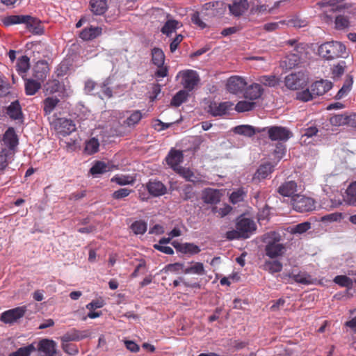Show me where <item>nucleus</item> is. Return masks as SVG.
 Returning a JSON list of instances; mask_svg holds the SVG:
<instances>
[{"mask_svg": "<svg viewBox=\"0 0 356 356\" xmlns=\"http://www.w3.org/2000/svg\"><path fill=\"white\" fill-rule=\"evenodd\" d=\"M249 4L248 0H236L232 4L229 5V10L232 15L235 17L242 15L245 11L248 10Z\"/></svg>", "mask_w": 356, "mask_h": 356, "instance_id": "nucleus-18", "label": "nucleus"}, {"mask_svg": "<svg viewBox=\"0 0 356 356\" xmlns=\"http://www.w3.org/2000/svg\"><path fill=\"white\" fill-rule=\"evenodd\" d=\"M274 166L270 163L261 165L256 172V176L259 179L266 178L273 171Z\"/></svg>", "mask_w": 356, "mask_h": 356, "instance_id": "nucleus-35", "label": "nucleus"}, {"mask_svg": "<svg viewBox=\"0 0 356 356\" xmlns=\"http://www.w3.org/2000/svg\"><path fill=\"white\" fill-rule=\"evenodd\" d=\"M234 132L239 135L251 137L254 136L256 132H261V129H256L254 127L250 125H239L234 127Z\"/></svg>", "mask_w": 356, "mask_h": 356, "instance_id": "nucleus-30", "label": "nucleus"}, {"mask_svg": "<svg viewBox=\"0 0 356 356\" xmlns=\"http://www.w3.org/2000/svg\"><path fill=\"white\" fill-rule=\"evenodd\" d=\"M260 82L269 87H274L278 83V79L275 76L273 75H265L260 78Z\"/></svg>", "mask_w": 356, "mask_h": 356, "instance_id": "nucleus-55", "label": "nucleus"}, {"mask_svg": "<svg viewBox=\"0 0 356 356\" xmlns=\"http://www.w3.org/2000/svg\"><path fill=\"white\" fill-rule=\"evenodd\" d=\"M111 181L120 186L133 184L134 182V179L132 177L123 175H116L111 178Z\"/></svg>", "mask_w": 356, "mask_h": 356, "instance_id": "nucleus-41", "label": "nucleus"}, {"mask_svg": "<svg viewBox=\"0 0 356 356\" xmlns=\"http://www.w3.org/2000/svg\"><path fill=\"white\" fill-rule=\"evenodd\" d=\"M26 312V308L16 307L2 313L1 320L6 323H11L22 318Z\"/></svg>", "mask_w": 356, "mask_h": 356, "instance_id": "nucleus-11", "label": "nucleus"}, {"mask_svg": "<svg viewBox=\"0 0 356 356\" xmlns=\"http://www.w3.org/2000/svg\"><path fill=\"white\" fill-rule=\"evenodd\" d=\"M285 86L290 90L303 88L308 83L307 74L302 72L291 73L284 79Z\"/></svg>", "mask_w": 356, "mask_h": 356, "instance_id": "nucleus-4", "label": "nucleus"}, {"mask_svg": "<svg viewBox=\"0 0 356 356\" xmlns=\"http://www.w3.org/2000/svg\"><path fill=\"white\" fill-rule=\"evenodd\" d=\"M330 123L334 126L348 125V115H335L330 118Z\"/></svg>", "mask_w": 356, "mask_h": 356, "instance_id": "nucleus-56", "label": "nucleus"}, {"mask_svg": "<svg viewBox=\"0 0 356 356\" xmlns=\"http://www.w3.org/2000/svg\"><path fill=\"white\" fill-rule=\"evenodd\" d=\"M108 171L107 165L103 161H97L90 169V173L92 175L103 174Z\"/></svg>", "mask_w": 356, "mask_h": 356, "instance_id": "nucleus-48", "label": "nucleus"}, {"mask_svg": "<svg viewBox=\"0 0 356 356\" xmlns=\"http://www.w3.org/2000/svg\"><path fill=\"white\" fill-rule=\"evenodd\" d=\"M232 207L228 204H225L222 208H218L217 207H213L212 208V212L215 214H217V216L220 218H223L228 215L232 211Z\"/></svg>", "mask_w": 356, "mask_h": 356, "instance_id": "nucleus-54", "label": "nucleus"}, {"mask_svg": "<svg viewBox=\"0 0 356 356\" xmlns=\"http://www.w3.org/2000/svg\"><path fill=\"white\" fill-rule=\"evenodd\" d=\"M130 228L136 235L143 234L147 231V225L145 221L140 220L134 222Z\"/></svg>", "mask_w": 356, "mask_h": 356, "instance_id": "nucleus-44", "label": "nucleus"}, {"mask_svg": "<svg viewBox=\"0 0 356 356\" xmlns=\"http://www.w3.org/2000/svg\"><path fill=\"white\" fill-rule=\"evenodd\" d=\"M293 209L300 213L310 212L316 209V201L304 195L297 194L291 200Z\"/></svg>", "mask_w": 356, "mask_h": 356, "instance_id": "nucleus-3", "label": "nucleus"}, {"mask_svg": "<svg viewBox=\"0 0 356 356\" xmlns=\"http://www.w3.org/2000/svg\"><path fill=\"white\" fill-rule=\"evenodd\" d=\"M7 113L8 115L15 120H17L22 115L21 106L17 101L12 102L8 106Z\"/></svg>", "mask_w": 356, "mask_h": 356, "instance_id": "nucleus-40", "label": "nucleus"}, {"mask_svg": "<svg viewBox=\"0 0 356 356\" xmlns=\"http://www.w3.org/2000/svg\"><path fill=\"white\" fill-rule=\"evenodd\" d=\"M102 32V29L101 27L91 26L83 29L79 34V37L85 41L92 40L99 36Z\"/></svg>", "mask_w": 356, "mask_h": 356, "instance_id": "nucleus-23", "label": "nucleus"}, {"mask_svg": "<svg viewBox=\"0 0 356 356\" xmlns=\"http://www.w3.org/2000/svg\"><path fill=\"white\" fill-rule=\"evenodd\" d=\"M247 195V191H245L243 188H238L237 190L233 191L229 196V201L233 204H236L237 203L241 202L244 200L245 197Z\"/></svg>", "mask_w": 356, "mask_h": 356, "instance_id": "nucleus-37", "label": "nucleus"}, {"mask_svg": "<svg viewBox=\"0 0 356 356\" xmlns=\"http://www.w3.org/2000/svg\"><path fill=\"white\" fill-rule=\"evenodd\" d=\"M255 105L256 104L253 102L239 101L235 106V110L238 113L250 111L255 107Z\"/></svg>", "mask_w": 356, "mask_h": 356, "instance_id": "nucleus-46", "label": "nucleus"}, {"mask_svg": "<svg viewBox=\"0 0 356 356\" xmlns=\"http://www.w3.org/2000/svg\"><path fill=\"white\" fill-rule=\"evenodd\" d=\"M175 171L181 175L184 178H185L187 181H193V178L195 177V175L190 169L179 167Z\"/></svg>", "mask_w": 356, "mask_h": 356, "instance_id": "nucleus-59", "label": "nucleus"}, {"mask_svg": "<svg viewBox=\"0 0 356 356\" xmlns=\"http://www.w3.org/2000/svg\"><path fill=\"white\" fill-rule=\"evenodd\" d=\"M142 118L143 115L141 112L140 111H135L127 118L124 123L128 127L134 126L140 121Z\"/></svg>", "mask_w": 356, "mask_h": 356, "instance_id": "nucleus-51", "label": "nucleus"}, {"mask_svg": "<svg viewBox=\"0 0 356 356\" xmlns=\"http://www.w3.org/2000/svg\"><path fill=\"white\" fill-rule=\"evenodd\" d=\"M62 348L64 352L70 355H75L78 353L76 346L69 342H62Z\"/></svg>", "mask_w": 356, "mask_h": 356, "instance_id": "nucleus-62", "label": "nucleus"}, {"mask_svg": "<svg viewBox=\"0 0 356 356\" xmlns=\"http://www.w3.org/2000/svg\"><path fill=\"white\" fill-rule=\"evenodd\" d=\"M346 50V47L341 42L331 41L322 44L318 47V54L326 60H334L343 57Z\"/></svg>", "mask_w": 356, "mask_h": 356, "instance_id": "nucleus-1", "label": "nucleus"}, {"mask_svg": "<svg viewBox=\"0 0 356 356\" xmlns=\"http://www.w3.org/2000/svg\"><path fill=\"white\" fill-rule=\"evenodd\" d=\"M182 282L183 284L186 287L190 288H195V289H200L201 285L199 282H188L184 280L183 277H179V280H175L173 281V286L174 287H177L180 284V282Z\"/></svg>", "mask_w": 356, "mask_h": 356, "instance_id": "nucleus-57", "label": "nucleus"}, {"mask_svg": "<svg viewBox=\"0 0 356 356\" xmlns=\"http://www.w3.org/2000/svg\"><path fill=\"white\" fill-rule=\"evenodd\" d=\"M146 188L149 193L154 197L163 195L167 192L166 186L156 179H150L146 184Z\"/></svg>", "mask_w": 356, "mask_h": 356, "instance_id": "nucleus-12", "label": "nucleus"}, {"mask_svg": "<svg viewBox=\"0 0 356 356\" xmlns=\"http://www.w3.org/2000/svg\"><path fill=\"white\" fill-rule=\"evenodd\" d=\"M99 147V143L95 138H92L89 140L86 141L84 152L88 154H93L98 152Z\"/></svg>", "mask_w": 356, "mask_h": 356, "instance_id": "nucleus-43", "label": "nucleus"}, {"mask_svg": "<svg viewBox=\"0 0 356 356\" xmlns=\"http://www.w3.org/2000/svg\"><path fill=\"white\" fill-rule=\"evenodd\" d=\"M36 350L35 346L31 343L26 346L19 348L15 352L10 353L9 356H30L31 354Z\"/></svg>", "mask_w": 356, "mask_h": 356, "instance_id": "nucleus-45", "label": "nucleus"}, {"mask_svg": "<svg viewBox=\"0 0 356 356\" xmlns=\"http://www.w3.org/2000/svg\"><path fill=\"white\" fill-rule=\"evenodd\" d=\"M289 277L293 279V280L299 284L308 285L312 283V276L306 272L298 271L296 273L295 271L291 272L289 275Z\"/></svg>", "mask_w": 356, "mask_h": 356, "instance_id": "nucleus-28", "label": "nucleus"}, {"mask_svg": "<svg viewBox=\"0 0 356 356\" xmlns=\"http://www.w3.org/2000/svg\"><path fill=\"white\" fill-rule=\"evenodd\" d=\"M181 76V84L184 88L188 91L194 89L195 86L198 83L200 79L196 71L192 70H186L179 73Z\"/></svg>", "mask_w": 356, "mask_h": 356, "instance_id": "nucleus-7", "label": "nucleus"}, {"mask_svg": "<svg viewBox=\"0 0 356 356\" xmlns=\"http://www.w3.org/2000/svg\"><path fill=\"white\" fill-rule=\"evenodd\" d=\"M247 86L245 79L239 76H232L227 80V89L232 94L242 92Z\"/></svg>", "mask_w": 356, "mask_h": 356, "instance_id": "nucleus-8", "label": "nucleus"}, {"mask_svg": "<svg viewBox=\"0 0 356 356\" xmlns=\"http://www.w3.org/2000/svg\"><path fill=\"white\" fill-rule=\"evenodd\" d=\"M264 131H267L268 138L273 141H286L292 136L289 129L281 126L264 127L261 129V132Z\"/></svg>", "mask_w": 356, "mask_h": 356, "instance_id": "nucleus-5", "label": "nucleus"}, {"mask_svg": "<svg viewBox=\"0 0 356 356\" xmlns=\"http://www.w3.org/2000/svg\"><path fill=\"white\" fill-rule=\"evenodd\" d=\"M202 199L207 204H217L220 201V193L217 189L206 188L202 192Z\"/></svg>", "mask_w": 356, "mask_h": 356, "instance_id": "nucleus-19", "label": "nucleus"}, {"mask_svg": "<svg viewBox=\"0 0 356 356\" xmlns=\"http://www.w3.org/2000/svg\"><path fill=\"white\" fill-rule=\"evenodd\" d=\"M90 6L91 11L96 15H102L108 9L106 0H90Z\"/></svg>", "mask_w": 356, "mask_h": 356, "instance_id": "nucleus-26", "label": "nucleus"}, {"mask_svg": "<svg viewBox=\"0 0 356 356\" xmlns=\"http://www.w3.org/2000/svg\"><path fill=\"white\" fill-rule=\"evenodd\" d=\"M341 219H342V213H338V212L325 215L322 218L323 221H329V222H337V221L341 220Z\"/></svg>", "mask_w": 356, "mask_h": 356, "instance_id": "nucleus-63", "label": "nucleus"}, {"mask_svg": "<svg viewBox=\"0 0 356 356\" xmlns=\"http://www.w3.org/2000/svg\"><path fill=\"white\" fill-rule=\"evenodd\" d=\"M313 94H312L311 89H306L303 91L299 92L297 93V99H299L302 102H308L314 98Z\"/></svg>", "mask_w": 356, "mask_h": 356, "instance_id": "nucleus-60", "label": "nucleus"}, {"mask_svg": "<svg viewBox=\"0 0 356 356\" xmlns=\"http://www.w3.org/2000/svg\"><path fill=\"white\" fill-rule=\"evenodd\" d=\"M334 282L340 286L350 289L353 286V282L350 277L346 275H337L334 277Z\"/></svg>", "mask_w": 356, "mask_h": 356, "instance_id": "nucleus-49", "label": "nucleus"}, {"mask_svg": "<svg viewBox=\"0 0 356 356\" xmlns=\"http://www.w3.org/2000/svg\"><path fill=\"white\" fill-rule=\"evenodd\" d=\"M184 154L180 150L171 149L168 154L165 157L167 164L170 166L175 171L180 166L179 164L183 161Z\"/></svg>", "mask_w": 356, "mask_h": 356, "instance_id": "nucleus-14", "label": "nucleus"}, {"mask_svg": "<svg viewBox=\"0 0 356 356\" xmlns=\"http://www.w3.org/2000/svg\"><path fill=\"white\" fill-rule=\"evenodd\" d=\"M311 228V223L309 222H304L299 223L291 228V233L292 234H303Z\"/></svg>", "mask_w": 356, "mask_h": 356, "instance_id": "nucleus-52", "label": "nucleus"}, {"mask_svg": "<svg viewBox=\"0 0 356 356\" xmlns=\"http://www.w3.org/2000/svg\"><path fill=\"white\" fill-rule=\"evenodd\" d=\"M10 84L0 77V97H5L9 93Z\"/></svg>", "mask_w": 356, "mask_h": 356, "instance_id": "nucleus-64", "label": "nucleus"}, {"mask_svg": "<svg viewBox=\"0 0 356 356\" xmlns=\"http://www.w3.org/2000/svg\"><path fill=\"white\" fill-rule=\"evenodd\" d=\"M173 245L177 250L184 254H196L201 251L200 247L194 243H185L175 244V243H173Z\"/></svg>", "mask_w": 356, "mask_h": 356, "instance_id": "nucleus-24", "label": "nucleus"}, {"mask_svg": "<svg viewBox=\"0 0 356 356\" xmlns=\"http://www.w3.org/2000/svg\"><path fill=\"white\" fill-rule=\"evenodd\" d=\"M60 102L56 97H48L43 100V111L45 115H50Z\"/></svg>", "mask_w": 356, "mask_h": 356, "instance_id": "nucleus-29", "label": "nucleus"}, {"mask_svg": "<svg viewBox=\"0 0 356 356\" xmlns=\"http://www.w3.org/2000/svg\"><path fill=\"white\" fill-rule=\"evenodd\" d=\"M282 267V264L277 260L266 261L264 264V269L272 274L281 272Z\"/></svg>", "mask_w": 356, "mask_h": 356, "instance_id": "nucleus-36", "label": "nucleus"}, {"mask_svg": "<svg viewBox=\"0 0 356 356\" xmlns=\"http://www.w3.org/2000/svg\"><path fill=\"white\" fill-rule=\"evenodd\" d=\"M188 96L187 91L181 90L177 92L171 100V105L174 106H179L182 103L186 101Z\"/></svg>", "mask_w": 356, "mask_h": 356, "instance_id": "nucleus-42", "label": "nucleus"}, {"mask_svg": "<svg viewBox=\"0 0 356 356\" xmlns=\"http://www.w3.org/2000/svg\"><path fill=\"white\" fill-rule=\"evenodd\" d=\"M30 67L29 58L26 56H22L17 60V71L19 74L24 76L23 74H26Z\"/></svg>", "mask_w": 356, "mask_h": 356, "instance_id": "nucleus-39", "label": "nucleus"}, {"mask_svg": "<svg viewBox=\"0 0 356 356\" xmlns=\"http://www.w3.org/2000/svg\"><path fill=\"white\" fill-rule=\"evenodd\" d=\"M335 28L337 30H343L350 26V21L347 16L339 15L335 18Z\"/></svg>", "mask_w": 356, "mask_h": 356, "instance_id": "nucleus-47", "label": "nucleus"}, {"mask_svg": "<svg viewBox=\"0 0 356 356\" xmlns=\"http://www.w3.org/2000/svg\"><path fill=\"white\" fill-rule=\"evenodd\" d=\"M346 194V202L350 205L356 206V181L350 184Z\"/></svg>", "mask_w": 356, "mask_h": 356, "instance_id": "nucleus-33", "label": "nucleus"}, {"mask_svg": "<svg viewBox=\"0 0 356 356\" xmlns=\"http://www.w3.org/2000/svg\"><path fill=\"white\" fill-rule=\"evenodd\" d=\"M233 105L230 102L220 103L212 102L209 105L208 112L213 116H221L225 115Z\"/></svg>", "mask_w": 356, "mask_h": 356, "instance_id": "nucleus-10", "label": "nucleus"}, {"mask_svg": "<svg viewBox=\"0 0 356 356\" xmlns=\"http://www.w3.org/2000/svg\"><path fill=\"white\" fill-rule=\"evenodd\" d=\"M25 24L27 29L33 33L40 35L43 33V27L41 22L35 17L28 15Z\"/></svg>", "mask_w": 356, "mask_h": 356, "instance_id": "nucleus-27", "label": "nucleus"}, {"mask_svg": "<svg viewBox=\"0 0 356 356\" xmlns=\"http://www.w3.org/2000/svg\"><path fill=\"white\" fill-rule=\"evenodd\" d=\"M236 228L239 231L242 238H248L255 232L257 225L253 220L240 217L236 223Z\"/></svg>", "mask_w": 356, "mask_h": 356, "instance_id": "nucleus-6", "label": "nucleus"}, {"mask_svg": "<svg viewBox=\"0 0 356 356\" xmlns=\"http://www.w3.org/2000/svg\"><path fill=\"white\" fill-rule=\"evenodd\" d=\"M56 344L54 341L44 339L39 341L38 350L44 354V356H54L56 354Z\"/></svg>", "mask_w": 356, "mask_h": 356, "instance_id": "nucleus-17", "label": "nucleus"}, {"mask_svg": "<svg viewBox=\"0 0 356 356\" xmlns=\"http://www.w3.org/2000/svg\"><path fill=\"white\" fill-rule=\"evenodd\" d=\"M24 89L26 95H34L41 88L42 81L38 79L24 78Z\"/></svg>", "mask_w": 356, "mask_h": 356, "instance_id": "nucleus-20", "label": "nucleus"}, {"mask_svg": "<svg viewBox=\"0 0 356 356\" xmlns=\"http://www.w3.org/2000/svg\"><path fill=\"white\" fill-rule=\"evenodd\" d=\"M332 87V83L327 80H321L311 85L310 89L314 97L321 96L329 91Z\"/></svg>", "mask_w": 356, "mask_h": 356, "instance_id": "nucleus-16", "label": "nucleus"}, {"mask_svg": "<svg viewBox=\"0 0 356 356\" xmlns=\"http://www.w3.org/2000/svg\"><path fill=\"white\" fill-rule=\"evenodd\" d=\"M56 129L58 134L66 136L76 130V124L72 120L58 118L56 124Z\"/></svg>", "mask_w": 356, "mask_h": 356, "instance_id": "nucleus-9", "label": "nucleus"}, {"mask_svg": "<svg viewBox=\"0 0 356 356\" xmlns=\"http://www.w3.org/2000/svg\"><path fill=\"white\" fill-rule=\"evenodd\" d=\"M286 146L282 143H277L275 146V149L273 151L275 158L280 161L283 158L286 153Z\"/></svg>", "mask_w": 356, "mask_h": 356, "instance_id": "nucleus-58", "label": "nucleus"}, {"mask_svg": "<svg viewBox=\"0 0 356 356\" xmlns=\"http://www.w3.org/2000/svg\"><path fill=\"white\" fill-rule=\"evenodd\" d=\"M346 67V62L343 60H341L337 65H334L332 68V77L334 79L341 77L345 72Z\"/></svg>", "mask_w": 356, "mask_h": 356, "instance_id": "nucleus-50", "label": "nucleus"}, {"mask_svg": "<svg viewBox=\"0 0 356 356\" xmlns=\"http://www.w3.org/2000/svg\"><path fill=\"white\" fill-rule=\"evenodd\" d=\"M300 60H301L300 56H299L295 53H292L286 57L285 63L289 68H293V67L298 65L299 63H300Z\"/></svg>", "mask_w": 356, "mask_h": 356, "instance_id": "nucleus-53", "label": "nucleus"}, {"mask_svg": "<svg viewBox=\"0 0 356 356\" xmlns=\"http://www.w3.org/2000/svg\"><path fill=\"white\" fill-rule=\"evenodd\" d=\"M131 193V190L126 188H122L118 191H115L112 194V197L115 200H120V199L127 197L128 195H129V194Z\"/></svg>", "mask_w": 356, "mask_h": 356, "instance_id": "nucleus-61", "label": "nucleus"}, {"mask_svg": "<svg viewBox=\"0 0 356 356\" xmlns=\"http://www.w3.org/2000/svg\"><path fill=\"white\" fill-rule=\"evenodd\" d=\"M184 274H195L197 275H204L206 274L204 265L201 262H191V265L184 270Z\"/></svg>", "mask_w": 356, "mask_h": 356, "instance_id": "nucleus-31", "label": "nucleus"}, {"mask_svg": "<svg viewBox=\"0 0 356 356\" xmlns=\"http://www.w3.org/2000/svg\"><path fill=\"white\" fill-rule=\"evenodd\" d=\"M298 185L295 181H286L282 183L277 189V192L283 197H293L296 194Z\"/></svg>", "mask_w": 356, "mask_h": 356, "instance_id": "nucleus-15", "label": "nucleus"}, {"mask_svg": "<svg viewBox=\"0 0 356 356\" xmlns=\"http://www.w3.org/2000/svg\"><path fill=\"white\" fill-rule=\"evenodd\" d=\"M88 336L86 331H79L76 329H72L70 331L63 334L60 339L62 342H70L73 341H80Z\"/></svg>", "mask_w": 356, "mask_h": 356, "instance_id": "nucleus-22", "label": "nucleus"}, {"mask_svg": "<svg viewBox=\"0 0 356 356\" xmlns=\"http://www.w3.org/2000/svg\"><path fill=\"white\" fill-rule=\"evenodd\" d=\"M180 24L181 23L177 20L169 19L165 23L161 31L167 36H169L179 27Z\"/></svg>", "mask_w": 356, "mask_h": 356, "instance_id": "nucleus-34", "label": "nucleus"}, {"mask_svg": "<svg viewBox=\"0 0 356 356\" xmlns=\"http://www.w3.org/2000/svg\"><path fill=\"white\" fill-rule=\"evenodd\" d=\"M49 67L47 61L42 60L36 63L33 68V76L44 82L48 74L49 73Z\"/></svg>", "mask_w": 356, "mask_h": 356, "instance_id": "nucleus-13", "label": "nucleus"}, {"mask_svg": "<svg viewBox=\"0 0 356 356\" xmlns=\"http://www.w3.org/2000/svg\"><path fill=\"white\" fill-rule=\"evenodd\" d=\"M268 235L270 236V240L265 246L266 255L270 259L283 256L286 252V247L280 243V235L275 232L268 233Z\"/></svg>", "mask_w": 356, "mask_h": 356, "instance_id": "nucleus-2", "label": "nucleus"}, {"mask_svg": "<svg viewBox=\"0 0 356 356\" xmlns=\"http://www.w3.org/2000/svg\"><path fill=\"white\" fill-rule=\"evenodd\" d=\"M263 93V89L260 84L253 83L248 87L245 91L244 97L250 100L259 98Z\"/></svg>", "mask_w": 356, "mask_h": 356, "instance_id": "nucleus-25", "label": "nucleus"}, {"mask_svg": "<svg viewBox=\"0 0 356 356\" xmlns=\"http://www.w3.org/2000/svg\"><path fill=\"white\" fill-rule=\"evenodd\" d=\"M28 15H10L4 18L3 22L6 26L25 24Z\"/></svg>", "mask_w": 356, "mask_h": 356, "instance_id": "nucleus-38", "label": "nucleus"}, {"mask_svg": "<svg viewBox=\"0 0 356 356\" xmlns=\"http://www.w3.org/2000/svg\"><path fill=\"white\" fill-rule=\"evenodd\" d=\"M152 61L157 67L164 65L165 54L161 49L154 47L152 49Z\"/></svg>", "mask_w": 356, "mask_h": 356, "instance_id": "nucleus-32", "label": "nucleus"}, {"mask_svg": "<svg viewBox=\"0 0 356 356\" xmlns=\"http://www.w3.org/2000/svg\"><path fill=\"white\" fill-rule=\"evenodd\" d=\"M3 141L10 149H14L18 145V138L14 128L9 127L3 134Z\"/></svg>", "mask_w": 356, "mask_h": 356, "instance_id": "nucleus-21", "label": "nucleus"}]
</instances>
